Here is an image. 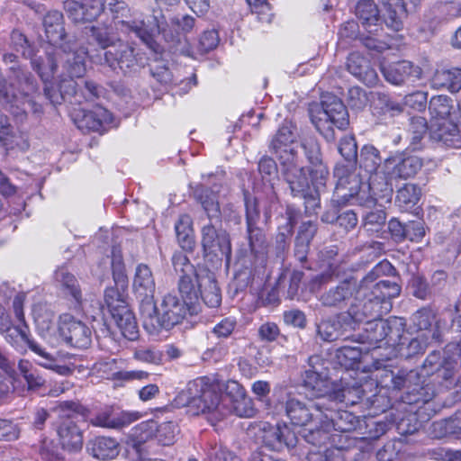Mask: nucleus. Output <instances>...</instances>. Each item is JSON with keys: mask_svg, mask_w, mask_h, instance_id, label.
<instances>
[{"mask_svg": "<svg viewBox=\"0 0 461 461\" xmlns=\"http://www.w3.org/2000/svg\"><path fill=\"white\" fill-rule=\"evenodd\" d=\"M395 273L393 266L383 260L360 280L354 276H347L322 293L318 300L321 306L337 310L344 309L354 300L349 308L360 305L372 307L375 312L368 315V318H377L390 311V300L400 294L401 287L395 281L376 280L383 276H394Z\"/></svg>", "mask_w": 461, "mask_h": 461, "instance_id": "obj_1", "label": "nucleus"}, {"mask_svg": "<svg viewBox=\"0 0 461 461\" xmlns=\"http://www.w3.org/2000/svg\"><path fill=\"white\" fill-rule=\"evenodd\" d=\"M238 389L237 396L221 397L216 391L215 385L209 383L206 377L197 378L188 384L187 391L190 402L201 411L202 413H212L217 419L222 418L228 413L240 418H250L256 411L252 400L245 395L240 384L233 382Z\"/></svg>", "mask_w": 461, "mask_h": 461, "instance_id": "obj_2", "label": "nucleus"}, {"mask_svg": "<svg viewBox=\"0 0 461 461\" xmlns=\"http://www.w3.org/2000/svg\"><path fill=\"white\" fill-rule=\"evenodd\" d=\"M42 25L48 41L62 51L63 68L71 76L84 77L87 51L77 46L76 37L67 34L63 14L57 10L48 12L43 16Z\"/></svg>", "mask_w": 461, "mask_h": 461, "instance_id": "obj_3", "label": "nucleus"}, {"mask_svg": "<svg viewBox=\"0 0 461 461\" xmlns=\"http://www.w3.org/2000/svg\"><path fill=\"white\" fill-rule=\"evenodd\" d=\"M103 10L108 5L110 10L114 13L113 24L116 30L126 34L134 33L136 37L145 43L150 50L158 52L159 46L154 40L156 34L162 33L167 41H174L176 35L171 30L166 28V21L163 15L160 17L153 15L148 23L144 21L130 20L129 9L124 2L117 0H102Z\"/></svg>", "mask_w": 461, "mask_h": 461, "instance_id": "obj_4", "label": "nucleus"}, {"mask_svg": "<svg viewBox=\"0 0 461 461\" xmlns=\"http://www.w3.org/2000/svg\"><path fill=\"white\" fill-rule=\"evenodd\" d=\"M421 376L422 375L416 370L409 372L401 370L394 373L384 369L380 375H376V380L382 387L397 391L404 390L401 400L406 404H429L435 396V389Z\"/></svg>", "mask_w": 461, "mask_h": 461, "instance_id": "obj_5", "label": "nucleus"}, {"mask_svg": "<svg viewBox=\"0 0 461 461\" xmlns=\"http://www.w3.org/2000/svg\"><path fill=\"white\" fill-rule=\"evenodd\" d=\"M196 312L176 294L168 293L163 296L158 306L153 301L151 312L147 314L141 312L140 316L144 329L150 334H156L162 329L168 330L181 323L187 313L193 315Z\"/></svg>", "mask_w": 461, "mask_h": 461, "instance_id": "obj_6", "label": "nucleus"}, {"mask_svg": "<svg viewBox=\"0 0 461 461\" xmlns=\"http://www.w3.org/2000/svg\"><path fill=\"white\" fill-rule=\"evenodd\" d=\"M311 122L316 130L328 140H335L334 127L345 130L349 124L348 113L337 96L326 95L321 102L309 105Z\"/></svg>", "mask_w": 461, "mask_h": 461, "instance_id": "obj_7", "label": "nucleus"}, {"mask_svg": "<svg viewBox=\"0 0 461 461\" xmlns=\"http://www.w3.org/2000/svg\"><path fill=\"white\" fill-rule=\"evenodd\" d=\"M246 224L249 245L253 260L250 263V274H264L267 266V241L262 229L258 227L260 212L256 198L245 194Z\"/></svg>", "mask_w": 461, "mask_h": 461, "instance_id": "obj_8", "label": "nucleus"}, {"mask_svg": "<svg viewBox=\"0 0 461 461\" xmlns=\"http://www.w3.org/2000/svg\"><path fill=\"white\" fill-rule=\"evenodd\" d=\"M372 307L360 305L348 308L346 312L322 319L316 324L317 336L325 342H332L346 337L348 330L355 329V323H360L375 313Z\"/></svg>", "mask_w": 461, "mask_h": 461, "instance_id": "obj_9", "label": "nucleus"}, {"mask_svg": "<svg viewBox=\"0 0 461 461\" xmlns=\"http://www.w3.org/2000/svg\"><path fill=\"white\" fill-rule=\"evenodd\" d=\"M377 318H367L365 332L361 336L364 342L368 343L374 348H381L383 345H394L400 343L404 331L405 324L401 318L391 317L383 320L382 316Z\"/></svg>", "mask_w": 461, "mask_h": 461, "instance_id": "obj_10", "label": "nucleus"}, {"mask_svg": "<svg viewBox=\"0 0 461 461\" xmlns=\"http://www.w3.org/2000/svg\"><path fill=\"white\" fill-rule=\"evenodd\" d=\"M201 245L203 257L210 261H229L231 256V245L228 232L222 228L221 217L208 219L201 229Z\"/></svg>", "mask_w": 461, "mask_h": 461, "instance_id": "obj_11", "label": "nucleus"}, {"mask_svg": "<svg viewBox=\"0 0 461 461\" xmlns=\"http://www.w3.org/2000/svg\"><path fill=\"white\" fill-rule=\"evenodd\" d=\"M104 303L122 335L129 340L137 339L139 327L135 316L125 300L124 294L120 293L118 289L106 288Z\"/></svg>", "mask_w": 461, "mask_h": 461, "instance_id": "obj_12", "label": "nucleus"}, {"mask_svg": "<svg viewBox=\"0 0 461 461\" xmlns=\"http://www.w3.org/2000/svg\"><path fill=\"white\" fill-rule=\"evenodd\" d=\"M28 327L25 323L23 326L12 327L5 330V340L14 344L15 339L20 336L22 339L28 345L29 348L37 356L35 362L44 368L51 369L61 375H69L73 373V368L66 365H60L57 354L49 352L45 347L31 339L27 333Z\"/></svg>", "mask_w": 461, "mask_h": 461, "instance_id": "obj_13", "label": "nucleus"}, {"mask_svg": "<svg viewBox=\"0 0 461 461\" xmlns=\"http://www.w3.org/2000/svg\"><path fill=\"white\" fill-rule=\"evenodd\" d=\"M23 85L20 95L14 93L12 85H7L5 79L0 77V103L4 105H10L11 108L22 110L25 113L26 108H30L33 113L41 114L42 106L32 99H26L31 94L37 91V84L33 77L28 74H23L20 77Z\"/></svg>", "mask_w": 461, "mask_h": 461, "instance_id": "obj_14", "label": "nucleus"}, {"mask_svg": "<svg viewBox=\"0 0 461 461\" xmlns=\"http://www.w3.org/2000/svg\"><path fill=\"white\" fill-rule=\"evenodd\" d=\"M334 176L338 178L335 196L338 203H346L351 199H356L364 205L366 185L362 183L360 175L356 172V167L337 165L334 169Z\"/></svg>", "mask_w": 461, "mask_h": 461, "instance_id": "obj_15", "label": "nucleus"}, {"mask_svg": "<svg viewBox=\"0 0 461 461\" xmlns=\"http://www.w3.org/2000/svg\"><path fill=\"white\" fill-rule=\"evenodd\" d=\"M104 63L113 71L124 75L138 71L142 66L141 58L135 48L122 40L104 53Z\"/></svg>", "mask_w": 461, "mask_h": 461, "instance_id": "obj_16", "label": "nucleus"}, {"mask_svg": "<svg viewBox=\"0 0 461 461\" xmlns=\"http://www.w3.org/2000/svg\"><path fill=\"white\" fill-rule=\"evenodd\" d=\"M327 407V399L317 402H303L294 397H290L285 403V414L296 426H306L316 419H321L323 408Z\"/></svg>", "mask_w": 461, "mask_h": 461, "instance_id": "obj_17", "label": "nucleus"}, {"mask_svg": "<svg viewBox=\"0 0 461 461\" xmlns=\"http://www.w3.org/2000/svg\"><path fill=\"white\" fill-rule=\"evenodd\" d=\"M132 289L140 304V312L149 313L151 303L154 301L156 283L152 271L147 265L139 264L136 267Z\"/></svg>", "mask_w": 461, "mask_h": 461, "instance_id": "obj_18", "label": "nucleus"}, {"mask_svg": "<svg viewBox=\"0 0 461 461\" xmlns=\"http://www.w3.org/2000/svg\"><path fill=\"white\" fill-rule=\"evenodd\" d=\"M59 333L67 344L77 348H87L92 342L91 329L69 314L60 316Z\"/></svg>", "mask_w": 461, "mask_h": 461, "instance_id": "obj_19", "label": "nucleus"}, {"mask_svg": "<svg viewBox=\"0 0 461 461\" xmlns=\"http://www.w3.org/2000/svg\"><path fill=\"white\" fill-rule=\"evenodd\" d=\"M423 166L422 159L415 155L396 153L384 162V174L389 179H408L416 176Z\"/></svg>", "mask_w": 461, "mask_h": 461, "instance_id": "obj_20", "label": "nucleus"}, {"mask_svg": "<svg viewBox=\"0 0 461 461\" xmlns=\"http://www.w3.org/2000/svg\"><path fill=\"white\" fill-rule=\"evenodd\" d=\"M280 173L283 179L288 185L291 194L294 196L307 199L306 194L310 188L307 172L300 163L299 158L279 163Z\"/></svg>", "mask_w": 461, "mask_h": 461, "instance_id": "obj_21", "label": "nucleus"}, {"mask_svg": "<svg viewBox=\"0 0 461 461\" xmlns=\"http://www.w3.org/2000/svg\"><path fill=\"white\" fill-rule=\"evenodd\" d=\"M263 446L272 451L281 452L292 448L297 444L295 433L286 424L272 426L264 424L260 429Z\"/></svg>", "mask_w": 461, "mask_h": 461, "instance_id": "obj_22", "label": "nucleus"}, {"mask_svg": "<svg viewBox=\"0 0 461 461\" xmlns=\"http://www.w3.org/2000/svg\"><path fill=\"white\" fill-rule=\"evenodd\" d=\"M155 430L158 442L164 446L172 445L178 433L176 424L172 421L164 422L158 427L156 426L155 422L149 421L142 422L135 427L132 436L136 438L137 443L140 444L150 438Z\"/></svg>", "mask_w": 461, "mask_h": 461, "instance_id": "obj_23", "label": "nucleus"}, {"mask_svg": "<svg viewBox=\"0 0 461 461\" xmlns=\"http://www.w3.org/2000/svg\"><path fill=\"white\" fill-rule=\"evenodd\" d=\"M76 415L62 418L57 425V434L60 446L68 452H78L83 447V431L77 424Z\"/></svg>", "mask_w": 461, "mask_h": 461, "instance_id": "obj_24", "label": "nucleus"}, {"mask_svg": "<svg viewBox=\"0 0 461 461\" xmlns=\"http://www.w3.org/2000/svg\"><path fill=\"white\" fill-rule=\"evenodd\" d=\"M294 128L292 124L281 126L270 142V150L276 156L279 163L298 157Z\"/></svg>", "mask_w": 461, "mask_h": 461, "instance_id": "obj_25", "label": "nucleus"}, {"mask_svg": "<svg viewBox=\"0 0 461 461\" xmlns=\"http://www.w3.org/2000/svg\"><path fill=\"white\" fill-rule=\"evenodd\" d=\"M322 416L326 420V426L330 431L348 433L357 427L359 420L353 413L342 410L339 405L327 402V407L323 408Z\"/></svg>", "mask_w": 461, "mask_h": 461, "instance_id": "obj_26", "label": "nucleus"}, {"mask_svg": "<svg viewBox=\"0 0 461 461\" xmlns=\"http://www.w3.org/2000/svg\"><path fill=\"white\" fill-rule=\"evenodd\" d=\"M64 9L74 23H86L96 19L103 12L102 0H67Z\"/></svg>", "mask_w": 461, "mask_h": 461, "instance_id": "obj_27", "label": "nucleus"}, {"mask_svg": "<svg viewBox=\"0 0 461 461\" xmlns=\"http://www.w3.org/2000/svg\"><path fill=\"white\" fill-rule=\"evenodd\" d=\"M62 51L60 49H55L52 52H47L45 57H34L32 59L33 69L39 74L41 80L45 83L50 81L55 76L65 72L63 69Z\"/></svg>", "mask_w": 461, "mask_h": 461, "instance_id": "obj_28", "label": "nucleus"}, {"mask_svg": "<svg viewBox=\"0 0 461 461\" xmlns=\"http://www.w3.org/2000/svg\"><path fill=\"white\" fill-rule=\"evenodd\" d=\"M393 180L384 174V168L381 172L371 175L369 183L366 185L371 194H365L364 206L372 207L380 200L389 202L393 191Z\"/></svg>", "mask_w": 461, "mask_h": 461, "instance_id": "obj_29", "label": "nucleus"}, {"mask_svg": "<svg viewBox=\"0 0 461 461\" xmlns=\"http://www.w3.org/2000/svg\"><path fill=\"white\" fill-rule=\"evenodd\" d=\"M382 15L384 23L388 28L394 32H399L403 28L410 10L403 0H381Z\"/></svg>", "mask_w": 461, "mask_h": 461, "instance_id": "obj_30", "label": "nucleus"}, {"mask_svg": "<svg viewBox=\"0 0 461 461\" xmlns=\"http://www.w3.org/2000/svg\"><path fill=\"white\" fill-rule=\"evenodd\" d=\"M140 418V413L136 411H121L115 413L111 410H104L93 417L90 420V423L96 427L121 429L138 420Z\"/></svg>", "mask_w": 461, "mask_h": 461, "instance_id": "obj_31", "label": "nucleus"}, {"mask_svg": "<svg viewBox=\"0 0 461 461\" xmlns=\"http://www.w3.org/2000/svg\"><path fill=\"white\" fill-rule=\"evenodd\" d=\"M430 138L447 147H461V125L456 119L447 120L438 125H432Z\"/></svg>", "mask_w": 461, "mask_h": 461, "instance_id": "obj_32", "label": "nucleus"}, {"mask_svg": "<svg viewBox=\"0 0 461 461\" xmlns=\"http://www.w3.org/2000/svg\"><path fill=\"white\" fill-rule=\"evenodd\" d=\"M347 68L350 74L369 86L378 82L377 73L370 67V62L358 52H352L348 57Z\"/></svg>", "mask_w": 461, "mask_h": 461, "instance_id": "obj_33", "label": "nucleus"}, {"mask_svg": "<svg viewBox=\"0 0 461 461\" xmlns=\"http://www.w3.org/2000/svg\"><path fill=\"white\" fill-rule=\"evenodd\" d=\"M366 384H359L357 382L344 383L340 388H333L326 398L327 402L334 403L336 406L339 404L355 405L365 396Z\"/></svg>", "mask_w": 461, "mask_h": 461, "instance_id": "obj_34", "label": "nucleus"}, {"mask_svg": "<svg viewBox=\"0 0 461 461\" xmlns=\"http://www.w3.org/2000/svg\"><path fill=\"white\" fill-rule=\"evenodd\" d=\"M322 370L306 369L303 375L304 387L318 400L328 398L329 393L332 392L327 374Z\"/></svg>", "mask_w": 461, "mask_h": 461, "instance_id": "obj_35", "label": "nucleus"}, {"mask_svg": "<svg viewBox=\"0 0 461 461\" xmlns=\"http://www.w3.org/2000/svg\"><path fill=\"white\" fill-rule=\"evenodd\" d=\"M65 72L59 76L58 89L53 86L46 85L44 87V94L47 99L53 104H60L67 96H71L76 94L77 83L74 78H80L81 77L71 76L63 68Z\"/></svg>", "mask_w": 461, "mask_h": 461, "instance_id": "obj_36", "label": "nucleus"}, {"mask_svg": "<svg viewBox=\"0 0 461 461\" xmlns=\"http://www.w3.org/2000/svg\"><path fill=\"white\" fill-rule=\"evenodd\" d=\"M381 71L386 81L393 85H402L411 77H419L420 73L418 67H414L410 61L406 60L382 65Z\"/></svg>", "mask_w": 461, "mask_h": 461, "instance_id": "obj_37", "label": "nucleus"}, {"mask_svg": "<svg viewBox=\"0 0 461 461\" xmlns=\"http://www.w3.org/2000/svg\"><path fill=\"white\" fill-rule=\"evenodd\" d=\"M202 276L203 275L195 272L192 276H180L178 279L177 288L182 296V301L187 303L193 309V312H197L196 303L199 301Z\"/></svg>", "mask_w": 461, "mask_h": 461, "instance_id": "obj_38", "label": "nucleus"}, {"mask_svg": "<svg viewBox=\"0 0 461 461\" xmlns=\"http://www.w3.org/2000/svg\"><path fill=\"white\" fill-rule=\"evenodd\" d=\"M193 196L202 205L208 219L221 217L217 191L199 184L194 187Z\"/></svg>", "mask_w": 461, "mask_h": 461, "instance_id": "obj_39", "label": "nucleus"}, {"mask_svg": "<svg viewBox=\"0 0 461 461\" xmlns=\"http://www.w3.org/2000/svg\"><path fill=\"white\" fill-rule=\"evenodd\" d=\"M112 120V113L108 110L96 106L94 110L84 111L82 115L75 121L78 129L96 131L104 123H110Z\"/></svg>", "mask_w": 461, "mask_h": 461, "instance_id": "obj_40", "label": "nucleus"}, {"mask_svg": "<svg viewBox=\"0 0 461 461\" xmlns=\"http://www.w3.org/2000/svg\"><path fill=\"white\" fill-rule=\"evenodd\" d=\"M175 231L179 246L184 250L192 252L195 247L192 217L187 213L179 215L175 222Z\"/></svg>", "mask_w": 461, "mask_h": 461, "instance_id": "obj_41", "label": "nucleus"}, {"mask_svg": "<svg viewBox=\"0 0 461 461\" xmlns=\"http://www.w3.org/2000/svg\"><path fill=\"white\" fill-rule=\"evenodd\" d=\"M87 451L95 458L113 459L119 454L118 443L108 437H97L87 443Z\"/></svg>", "mask_w": 461, "mask_h": 461, "instance_id": "obj_42", "label": "nucleus"}, {"mask_svg": "<svg viewBox=\"0 0 461 461\" xmlns=\"http://www.w3.org/2000/svg\"><path fill=\"white\" fill-rule=\"evenodd\" d=\"M114 28L112 25L99 24L86 28V34L101 49L107 50L115 46L121 39L115 34Z\"/></svg>", "mask_w": 461, "mask_h": 461, "instance_id": "obj_43", "label": "nucleus"}, {"mask_svg": "<svg viewBox=\"0 0 461 461\" xmlns=\"http://www.w3.org/2000/svg\"><path fill=\"white\" fill-rule=\"evenodd\" d=\"M199 298L210 308H217L221 303V293L212 273L201 277Z\"/></svg>", "mask_w": 461, "mask_h": 461, "instance_id": "obj_44", "label": "nucleus"}, {"mask_svg": "<svg viewBox=\"0 0 461 461\" xmlns=\"http://www.w3.org/2000/svg\"><path fill=\"white\" fill-rule=\"evenodd\" d=\"M356 15L362 25L371 33L377 32L379 11L373 0H360L356 5Z\"/></svg>", "mask_w": 461, "mask_h": 461, "instance_id": "obj_45", "label": "nucleus"}, {"mask_svg": "<svg viewBox=\"0 0 461 461\" xmlns=\"http://www.w3.org/2000/svg\"><path fill=\"white\" fill-rule=\"evenodd\" d=\"M315 424L314 429H309L303 434L304 440L312 445L313 447L324 446L328 441L331 440L332 443L336 442V434H332L330 428L326 426V420L323 416L321 419H316L315 421H312Z\"/></svg>", "mask_w": 461, "mask_h": 461, "instance_id": "obj_46", "label": "nucleus"}, {"mask_svg": "<svg viewBox=\"0 0 461 461\" xmlns=\"http://www.w3.org/2000/svg\"><path fill=\"white\" fill-rule=\"evenodd\" d=\"M432 84L437 88H446L452 93L461 89V68L437 70L432 78Z\"/></svg>", "mask_w": 461, "mask_h": 461, "instance_id": "obj_47", "label": "nucleus"}, {"mask_svg": "<svg viewBox=\"0 0 461 461\" xmlns=\"http://www.w3.org/2000/svg\"><path fill=\"white\" fill-rule=\"evenodd\" d=\"M458 363L454 356L444 352L443 365L434 373L435 380L441 384L446 389L457 387L458 384L456 383V369Z\"/></svg>", "mask_w": 461, "mask_h": 461, "instance_id": "obj_48", "label": "nucleus"}, {"mask_svg": "<svg viewBox=\"0 0 461 461\" xmlns=\"http://www.w3.org/2000/svg\"><path fill=\"white\" fill-rule=\"evenodd\" d=\"M55 281L66 291L67 294L71 295L77 305L82 303V294L76 277L65 267H60L55 272Z\"/></svg>", "mask_w": 461, "mask_h": 461, "instance_id": "obj_49", "label": "nucleus"}, {"mask_svg": "<svg viewBox=\"0 0 461 461\" xmlns=\"http://www.w3.org/2000/svg\"><path fill=\"white\" fill-rule=\"evenodd\" d=\"M287 223L284 227V231H279L276 237V250L277 258H284L285 253L287 251L290 244V237L296 224L297 212L294 209L288 207L286 209Z\"/></svg>", "mask_w": 461, "mask_h": 461, "instance_id": "obj_50", "label": "nucleus"}, {"mask_svg": "<svg viewBox=\"0 0 461 461\" xmlns=\"http://www.w3.org/2000/svg\"><path fill=\"white\" fill-rule=\"evenodd\" d=\"M420 195V188L415 184L408 183L397 190L395 203L402 211H408L418 203Z\"/></svg>", "mask_w": 461, "mask_h": 461, "instance_id": "obj_51", "label": "nucleus"}, {"mask_svg": "<svg viewBox=\"0 0 461 461\" xmlns=\"http://www.w3.org/2000/svg\"><path fill=\"white\" fill-rule=\"evenodd\" d=\"M382 158L379 150L372 145H365L360 151L359 166L370 174L378 173Z\"/></svg>", "mask_w": 461, "mask_h": 461, "instance_id": "obj_52", "label": "nucleus"}, {"mask_svg": "<svg viewBox=\"0 0 461 461\" xmlns=\"http://www.w3.org/2000/svg\"><path fill=\"white\" fill-rule=\"evenodd\" d=\"M362 351L358 346H343L338 350L337 358L345 368H354L361 359Z\"/></svg>", "mask_w": 461, "mask_h": 461, "instance_id": "obj_53", "label": "nucleus"}, {"mask_svg": "<svg viewBox=\"0 0 461 461\" xmlns=\"http://www.w3.org/2000/svg\"><path fill=\"white\" fill-rule=\"evenodd\" d=\"M339 152L348 162L346 167H354L357 161V145L353 136H345L339 140Z\"/></svg>", "mask_w": 461, "mask_h": 461, "instance_id": "obj_54", "label": "nucleus"}, {"mask_svg": "<svg viewBox=\"0 0 461 461\" xmlns=\"http://www.w3.org/2000/svg\"><path fill=\"white\" fill-rule=\"evenodd\" d=\"M409 131L411 134V145L417 149L418 144L428 132V122L424 117L415 116L411 119Z\"/></svg>", "mask_w": 461, "mask_h": 461, "instance_id": "obj_55", "label": "nucleus"}, {"mask_svg": "<svg viewBox=\"0 0 461 461\" xmlns=\"http://www.w3.org/2000/svg\"><path fill=\"white\" fill-rule=\"evenodd\" d=\"M386 214L382 209L368 212L363 220V226L367 232L378 231L385 223Z\"/></svg>", "mask_w": 461, "mask_h": 461, "instance_id": "obj_56", "label": "nucleus"}, {"mask_svg": "<svg viewBox=\"0 0 461 461\" xmlns=\"http://www.w3.org/2000/svg\"><path fill=\"white\" fill-rule=\"evenodd\" d=\"M134 358L144 363L159 365L162 363L163 354L160 350L151 347H140L135 349Z\"/></svg>", "mask_w": 461, "mask_h": 461, "instance_id": "obj_57", "label": "nucleus"}, {"mask_svg": "<svg viewBox=\"0 0 461 461\" xmlns=\"http://www.w3.org/2000/svg\"><path fill=\"white\" fill-rule=\"evenodd\" d=\"M172 264L179 277L180 276H192L193 273L196 272L187 256L183 252L178 251L174 253L172 257Z\"/></svg>", "mask_w": 461, "mask_h": 461, "instance_id": "obj_58", "label": "nucleus"}, {"mask_svg": "<svg viewBox=\"0 0 461 461\" xmlns=\"http://www.w3.org/2000/svg\"><path fill=\"white\" fill-rule=\"evenodd\" d=\"M376 106L381 109L382 113H389L391 116L401 113L403 111V106L393 100L385 94H377Z\"/></svg>", "mask_w": 461, "mask_h": 461, "instance_id": "obj_59", "label": "nucleus"}, {"mask_svg": "<svg viewBox=\"0 0 461 461\" xmlns=\"http://www.w3.org/2000/svg\"><path fill=\"white\" fill-rule=\"evenodd\" d=\"M209 461H241L239 456L221 445H211L207 451Z\"/></svg>", "mask_w": 461, "mask_h": 461, "instance_id": "obj_60", "label": "nucleus"}, {"mask_svg": "<svg viewBox=\"0 0 461 461\" xmlns=\"http://www.w3.org/2000/svg\"><path fill=\"white\" fill-rule=\"evenodd\" d=\"M258 172L262 179L269 184L277 177V166L276 161L269 157H263L258 162Z\"/></svg>", "mask_w": 461, "mask_h": 461, "instance_id": "obj_61", "label": "nucleus"}, {"mask_svg": "<svg viewBox=\"0 0 461 461\" xmlns=\"http://www.w3.org/2000/svg\"><path fill=\"white\" fill-rule=\"evenodd\" d=\"M402 445L401 440L393 439L388 441L377 451V459L379 461H393L397 457Z\"/></svg>", "mask_w": 461, "mask_h": 461, "instance_id": "obj_62", "label": "nucleus"}, {"mask_svg": "<svg viewBox=\"0 0 461 461\" xmlns=\"http://www.w3.org/2000/svg\"><path fill=\"white\" fill-rule=\"evenodd\" d=\"M347 101L352 109L361 110L367 104L368 98L362 88L354 86L349 88Z\"/></svg>", "mask_w": 461, "mask_h": 461, "instance_id": "obj_63", "label": "nucleus"}, {"mask_svg": "<svg viewBox=\"0 0 461 461\" xmlns=\"http://www.w3.org/2000/svg\"><path fill=\"white\" fill-rule=\"evenodd\" d=\"M306 158L312 166L322 163L320 144L312 139L302 142Z\"/></svg>", "mask_w": 461, "mask_h": 461, "instance_id": "obj_64", "label": "nucleus"}]
</instances>
